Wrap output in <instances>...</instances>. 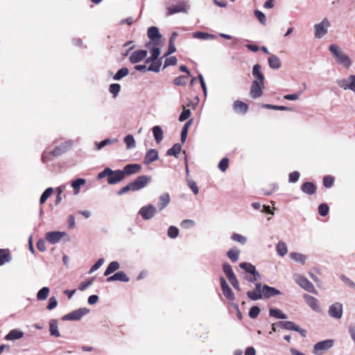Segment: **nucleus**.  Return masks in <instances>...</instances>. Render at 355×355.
I'll return each instance as SVG.
<instances>
[{
    "instance_id": "7ed1b4c3",
    "label": "nucleus",
    "mask_w": 355,
    "mask_h": 355,
    "mask_svg": "<svg viewBox=\"0 0 355 355\" xmlns=\"http://www.w3.org/2000/svg\"><path fill=\"white\" fill-rule=\"evenodd\" d=\"M293 279L295 282L305 291L314 294L317 293V291L313 284L304 276L295 274Z\"/></svg>"
},
{
    "instance_id": "f3484780",
    "label": "nucleus",
    "mask_w": 355,
    "mask_h": 355,
    "mask_svg": "<svg viewBox=\"0 0 355 355\" xmlns=\"http://www.w3.org/2000/svg\"><path fill=\"white\" fill-rule=\"evenodd\" d=\"M264 88L263 84H259L257 82H252L250 86V95L254 98H258L263 94V89Z\"/></svg>"
},
{
    "instance_id": "39448f33",
    "label": "nucleus",
    "mask_w": 355,
    "mask_h": 355,
    "mask_svg": "<svg viewBox=\"0 0 355 355\" xmlns=\"http://www.w3.org/2000/svg\"><path fill=\"white\" fill-rule=\"evenodd\" d=\"M334 345L333 339H327L318 342L314 345L313 353L315 355H322L324 352L331 348Z\"/></svg>"
},
{
    "instance_id": "9d476101",
    "label": "nucleus",
    "mask_w": 355,
    "mask_h": 355,
    "mask_svg": "<svg viewBox=\"0 0 355 355\" xmlns=\"http://www.w3.org/2000/svg\"><path fill=\"white\" fill-rule=\"evenodd\" d=\"M148 37L150 40V42L147 44V46L150 47L152 44L155 46H158L159 39L161 38L162 35L157 27L150 26L148 29Z\"/></svg>"
},
{
    "instance_id": "ea45409f",
    "label": "nucleus",
    "mask_w": 355,
    "mask_h": 355,
    "mask_svg": "<svg viewBox=\"0 0 355 355\" xmlns=\"http://www.w3.org/2000/svg\"><path fill=\"white\" fill-rule=\"evenodd\" d=\"M117 141H118L117 139H106L99 143L95 142L96 149L97 150H100L105 146L114 144V143L117 142Z\"/></svg>"
},
{
    "instance_id": "4d7b16f0",
    "label": "nucleus",
    "mask_w": 355,
    "mask_h": 355,
    "mask_svg": "<svg viewBox=\"0 0 355 355\" xmlns=\"http://www.w3.org/2000/svg\"><path fill=\"white\" fill-rule=\"evenodd\" d=\"M191 116V111L189 109H187L184 106L183 107L182 112L179 116V121L182 122L187 120Z\"/></svg>"
},
{
    "instance_id": "603ef678",
    "label": "nucleus",
    "mask_w": 355,
    "mask_h": 355,
    "mask_svg": "<svg viewBox=\"0 0 355 355\" xmlns=\"http://www.w3.org/2000/svg\"><path fill=\"white\" fill-rule=\"evenodd\" d=\"M167 234L171 239H176L179 235V230L177 227L171 225L168 228Z\"/></svg>"
},
{
    "instance_id": "4c0bfd02",
    "label": "nucleus",
    "mask_w": 355,
    "mask_h": 355,
    "mask_svg": "<svg viewBox=\"0 0 355 355\" xmlns=\"http://www.w3.org/2000/svg\"><path fill=\"white\" fill-rule=\"evenodd\" d=\"M192 123H193V119H189L184 123V125L182 128V132H181L182 143L185 142L187 137L188 130L189 129V127L191 125Z\"/></svg>"
},
{
    "instance_id": "13d9d810",
    "label": "nucleus",
    "mask_w": 355,
    "mask_h": 355,
    "mask_svg": "<svg viewBox=\"0 0 355 355\" xmlns=\"http://www.w3.org/2000/svg\"><path fill=\"white\" fill-rule=\"evenodd\" d=\"M228 166H229V159L227 158H223L219 164H218V168L222 171V172H225L226 171V170L228 168Z\"/></svg>"
},
{
    "instance_id": "bb28decb",
    "label": "nucleus",
    "mask_w": 355,
    "mask_h": 355,
    "mask_svg": "<svg viewBox=\"0 0 355 355\" xmlns=\"http://www.w3.org/2000/svg\"><path fill=\"white\" fill-rule=\"evenodd\" d=\"M268 65L271 69H278L282 66L280 59L275 54H270L268 59Z\"/></svg>"
},
{
    "instance_id": "f03ea898",
    "label": "nucleus",
    "mask_w": 355,
    "mask_h": 355,
    "mask_svg": "<svg viewBox=\"0 0 355 355\" xmlns=\"http://www.w3.org/2000/svg\"><path fill=\"white\" fill-rule=\"evenodd\" d=\"M331 24L329 19L325 17L320 23L315 24L313 26L314 36L317 39L323 37L328 33Z\"/></svg>"
},
{
    "instance_id": "0e129e2a",
    "label": "nucleus",
    "mask_w": 355,
    "mask_h": 355,
    "mask_svg": "<svg viewBox=\"0 0 355 355\" xmlns=\"http://www.w3.org/2000/svg\"><path fill=\"white\" fill-rule=\"evenodd\" d=\"M260 313V309L257 306H252L249 311V316L251 318H256Z\"/></svg>"
},
{
    "instance_id": "2f4dec72",
    "label": "nucleus",
    "mask_w": 355,
    "mask_h": 355,
    "mask_svg": "<svg viewBox=\"0 0 355 355\" xmlns=\"http://www.w3.org/2000/svg\"><path fill=\"white\" fill-rule=\"evenodd\" d=\"M193 37L202 40H215L216 38V35L213 34L204 33L201 31H196L193 33Z\"/></svg>"
},
{
    "instance_id": "20e7f679",
    "label": "nucleus",
    "mask_w": 355,
    "mask_h": 355,
    "mask_svg": "<svg viewBox=\"0 0 355 355\" xmlns=\"http://www.w3.org/2000/svg\"><path fill=\"white\" fill-rule=\"evenodd\" d=\"M89 310L87 308L83 307L71 311V313L62 316L63 321H75L80 320L84 315L89 313Z\"/></svg>"
},
{
    "instance_id": "4be33fe9",
    "label": "nucleus",
    "mask_w": 355,
    "mask_h": 355,
    "mask_svg": "<svg viewBox=\"0 0 355 355\" xmlns=\"http://www.w3.org/2000/svg\"><path fill=\"white\" fill-rule=\"evenodd\" d=\"M159 158L158 151L156 149L148 150L144 157V164H149L150 163L157 160Z\"/></svg>"
},
{
    "instance_id": "864d4df0",
    "label": "nucleus",
    "mask_w": 355,
    "mask_h": 355,
    "mask_svg": "<svg viewBox=\"0 0 355 355\" xmlns=\"http://www.w3.org/2000/svg\"><path fill=\"white\" fill-rule=\"evenodd\" d=\"M263 107L267 109H272L275 110H282V111H291L292 108L286 106H279V105H273L270 104H264L263 105Z\"/></svg>"
},
{
    "instance_id": "a211bd4d",
    "label": "nucleus",
    "mask_w": 355,
    "mask_h": 355,
    "mask_svg": "<svg viewBox=\"0 0 355 355\" xmlns=\"http://www.w3.org/2000/svg\"><path fill=\"white\" fill-rule=\"evenodd\" d=\"M123 178L124 173H122L121 171H112L111 169V173L107 178V183L110 184H114L121 182Z\"/></svg>"
},
{
    "instance_id": "6ab92c4d",
    "label": "nucleus",
    "mask_w": 355,
    "mask_h": 355,
    "mask_svg": "<svg viewBox=\"0 0 355 355\" xmlns=\"http://www.w3.org/2000/svg\"><path fill=\"white\" fill-rule=\"evenodd\" d=\"M73 145V141L71 140L65 141L60 145L56 146L54 150L51 152L53 156H59L64 153L69 148Z\"/></svg>"
},
{
    "instance_id": "9b49d317",
    "label": "nucleus",
    "mask_w": 355,
    "mask_h": 355,
    "mask_svg": "<svg viewBox=\"0 0 355 355\" xmlns=\"http://www.w3.org/2000/svg\"><path fill=\"white\" fill-rule=\"evenodd\" d=\"M303 298L305 300L306 304L315 312L321 313L322 307L319 300L308 294H304Z\"/></svg>"
},
{
    "instance_id": "c9c22d12",
    "label": "nucleus",
    "mask_w": 355,
    "mask_h": 355,
    "mask_svg": "<svg viewBox=\"0 0 355 355\" xmlns=\"http://www.w3.org/2000/svg\"><path fill=\"white\" fill-rule=\"evenodd\" d=\"M119 268H120V263L118 261H112L109 263L108 266L107 267V268L104 272V275L108 276L110 274H112V273L114 272L115 271H116L117 270H119Z\"/></svg>"
},
{
    "instance_id": "ddd939ff",
    "label": "nucleus",
    "mask_w": 355,
    "mask_h": 355,
    "mask_svg": "<svg viewBox=\"0 0 355 355\" xmlns=\"http://www.w3.org/2000/svg\"><path fill=\"white\" fill-rule=\"evenodd\" d=\"M151 180V178L147 175H141L132 182V191H139L144 188Z\"/></svg>"
},
{
    "instance_id": "5701e85b",
    "label": "nucleus",
    "mask_w": 355,
    "mask_h": 355,
    "mask_svg": "<svg viewBox=\"0 0 355 355\" xmlns=\"http://www.w3.org/2000/svg\"><path fill=\"white\" fill-rule=\"evenodd\" d=\"M262 293L263 298H269L274 295H280L281 292L274 287H271L268 285H263V290L262 291Z\"/></svg>"
},
{
    "instance_id": "e2e57ef3",
    "label": "nucleus",
    "mask_w": 355,
    "mask_h": 355,
    "mask_svg": "<svg viewBox=\"0 0 355 355\" xmlns=\"http://www.w3.org/2000/svg\"><path fill=\"white\" fill-rule=\"evenodd\" d=\"M148 48L150 49V51L151 59L153 58L154 60H157L160 55L159 48L155 45V46H153L152 48H150V47H148Z\"/></svg>"
},
{
    "instance_id": "393cba45",
    "label": "nucleus",
    "mask_w": 355,
    "mask_h": 355,
    "mask_svg": "<svg viewBox=\"0 0 355 355\" xmlns=\"http://www.w3.org/2000/svg\"><path fill=\"white\" fill-rule=\"evenodd\" d=\"M86 183L83 178H78L71 182V186L73 188V193L77 196L80 192L81 187Z\"/></svg>"
},
{
    "instance_id": "338daca9",
    "label": "nucleus",
    "mask_w": 355,
    "mask_h": 355,
    "mask_svg": "<svg viewBox=\"0 0 355 355\" xmlns=\"http://www.w3.org/2000/svg\"><path fill=\"white\" fill-rule=\"evenodd\" d=\"M318 212L322 216H325L329 212V207L326 204H321L318 207Z\"/></svg>"
},
{
    "instance_id": "f257e3e1",
    "label": "nucleus",
    "mask_w": 355,
    "mask_h": 355,
    "mask_svg": "<svg viewBox=\"0 0 355 355\" xmlns=\"http://www.w3.org/2000/svg\"><path fill=\"white\" fill-rule=\"evenodd\" d=\"M329 51L333 54L338 64L343 65L347 69L351 67L352 60L350 58L346 53H345L338 45H330Z\"/></svg>"
},
{
    "instance_id": "052dcab7",
    "label": "nucleus",
    "mask_w": 355,
    "mask_h": 355,
    "mask_svg": "<svg viewBox=\"0 0 355 355\" xmlns=\"http://www.w3.org/2000/svg\"><path fill=\"white\" fill-rule=\"evenodd\" d=\"M254 15L256 16V17L257 18V19L261 24H263V25L266 24V17L263 12L257 10L254 11Z\"/></svg>"
},
{
    "instance_id": "37998d69",
    "label": "nucleus",
    "mask_w": 355,
    "mask_h": 355,
    "mask_svg": "<svg viewBox=\"0 0 355 355\" xmlns=\"http://www.w3.org/2000/svg\"><path fill=\"white\" fill-rule=\"evenodd\" d=\"M223 270L228 280H230L232 278L236 277L230 263H224L223 265Z\"/></svg>"
},
{
    "instance_id": "680f3d73",
    "label": "nucleus",
    "mask_w": 355,
    "mask_h": 355,
    "mask_svg": "<svg viewBox=\"0 0 355 355\" xmlns=\"http://www.w3.org/2000/svg\"><path fill=\"white\" fill-rule=\"evenodd\" d=\"M334 178L332 176L327 175L323 178V184L326 188H330L333 186Z\"/></svg>"
},
{
    "instance_id": "c03bdc74",
    "label": "nucleus",
    "mask_w": 355,
    "mask_h": 355,
    "mask_svg": "<svg viewBox=\"0 0 355 355\" xmlns=\"http://www.w3.org/2000/svg\"><path fill=\"white\" fill-rule=\"evenodd\" d=\"M50 293V289L49 287H43L41 288L37 293V299L38 300H45Z\"/></svg>"
},
{
    "instance_id": "0eeeda50",
    "label": "nucleus",
    "mask_w": 355,
    "mask_h": 355,
    "mask_svg": "<svg viewBox=\"0 0 355 355\" xmlns=\"http://www.w3.org/2000/svg\"><path fill=\"white\" fill-rule=\"evenodd\" d=\"M157 208L152 204L143 206L139 211V214L145 220L152 219L157 214Z\"/></svg>"
},
{
    "instance_id": "f704fd0d",
    "label": "nucleus",
    "mask_w": 355,
    "mask_h": 355,
    "mask_svg": "<svg viewBox=\"0 0 355 355\" xmlns=\"http://www.w3.org/2000/svg\"><path fill=\"white\" fill-rule=\"evenodd\" d=\"M152 131L156 142L157 144L160 143L164 137V133L162 128L159 125H155L153 127Z\"/></svg>"
},
{
    "instance_id": "423d86ee",
    "label": "nucleus",
    "mask_w": 355,
    "mask_h": 355,
    "mask_svg": "<svg viewBox=\"0 0 355 355\" xmlns=\"http://www.w3.org/2000/svg\"><path fill=\"white\" fill-rule=\"evenodd\" d=\"M190 6L184 1L179 2L176 5L167 7L166 15H172L179 12L187 13Z\"/></svg>"
},
{
    "instance_id": "cd10ccee",
    "label": "nucleus",
    "mask_w": 355,
    "mask_h": 355,
    "mask_svg": "<svg viewBox=\"0 0 355 355\" xmlns=\"http://www.w3.org/2000/svg\"><path fill=\"white\" fill-rule=\"evenodd\" d=\"M24 336V332L19 329H15L11 330L5 337L7 340H18Z\"/></svg>"
},
{
    "instance_id": "69168bd1",
    "label": "nucleus",
    "mask_w": 355,
    "mask_h": 355,
    "mask_svg": "<svg viewBox=\"0 0 355 355\" xmlns=\"http://www.w3.org/2000/svg\"><path fill=\"white\" fill-rule=\"evenodd\" d=\"M104 263V259L100 258L96 263H94L90 268L89 273L91 274L98 270Z\"/></svg>"
},
{
    "instance_id": "dca6fc26",
    "label": "nucleus",
    "mask_w": 355,
    "mask_h": 355,
    "mask_svg": "<svg viewBox=\"0 0 355 355\" xmlns=\"http://www.w3.org/2000/svg\"><path fill=\"white\" fill-rule=\"evenodd\" d=\"M67 234L64 232L53 231L46 234L45 239L51 244H55L58 243L61 239L66 236Z\"/></svg>"
},
{
    "instance_id": "c85d7f7f",
    "label": "nucleus",
    "mask_w": 355,
    "mask_h": 355,
    "mask_svg": "<svg viewBox=\"0 0 355 355\" xmlns=\"http://www.w3.org/2000/svg\"><path fill=\"white\" fill-rule=\"evenodd\" d=\"M49 332L51 336L58 338L60 334L58 329V321L55 319H51L49 321Z\"/></svg>"
},
{
    "instance_id": "a878e982",
    "label": "nucleus",
    "mask_w": 355,
    "mask_h": 355,
    "mask_svg": "<svg viewBox=\"0 0 355 355\" xmlns=\"http://www.w3.org/2000/svg\"><path fill=\"white\" fill-rule=\"evenodd\" d=\"M233 108L236 113L241 114H245L248 110V105L239 100L234 101Z\"/></svg>"
},
{
    "instance_id": "09e8293b",
    "label": "nucleus",
    "mask_w": 355,
    "mask_h": 355,
    "mask_svg": "<svg viewBox=\"0 0 355 355\" xmlns=\"http://www.w3.org/2000/svg\"><path fill=\"white\" fill-rule=\"evenodd\" d=\"M53 192V189L52 187L47 188L42 194L40 199V203L41 205L44 204L46 200L52 195Z\"/></svg>"
},
{
    "instance_id": "4468645a",
    "label": "nucleus",
    "mask_w": 355,
    "mask_h": 355,
    "mask_svg": "<svg viewBox=\"0 0 355 355\" xmlns=\"http://www.w3.org/2000/svg\"><path fill=\"white\" fill-rule=\"evenodd\" d=\"M263 290V285L260 282L255 284L254 290L248 291L247 296L252 300L257 301L263 298L262 291Z\"/></svg>"
},
{
    "instance_id": "e433bc0d",
    "label": "nucleus",
    "mask_w": 355,
    "mask_h": 355,
    "mask_svg": "<svg viewBox=\"0 0 355 355\" xmlns=\"http://www.w3.org/2000/svg\"><path fill=\"white\" fill-rule=\"evenodd\" d=\"M240 250L236 248H232L227 252V256L232 262H236L239 260Z\"/></svg>"
},
{
    "instance_id": "3c124183",
    "label": "nucleus",
    "mask_w": 355,
    "mask_h": 355,
    "mask_svg": "<svg viewBox=\"0 0 355 355\" xmlns=\"http://www.w3.org/2000/svg\"><path fill=\"white\" fill-rule=\"evenodd\" d=\"M109 91L112 94L113 97L116 98L121 91V86L118 83H112L109 87Z\"/></svg>"
},
{
    "instance_id": "de8ad7c7",
    "label": "nucleus",
    "mask_w": 355,
    "mask_h": 355,
    "mask_svg": "<svg viewBox=\"0 0 355 355\" xmlns=\"http://www.w3.org/2000/svg\"><path fill=\"white\" fill-rule=\"evenodd\" d=\"M129 73V70L128 68L123 67L119 69L116 74L114 76L113 79L114 80H120L123 78L128 76Z\"/></svg>"
},
{
    "instance_id": "b1692460",
    "label": "nucleus",
    "mask_w": 355,
    "mask_h": 355,
    "mask_svg": "<svg viewBox=\"0 0 355 355\" xmlns=\"http://www.w3.org/2000/svg\"><path fill=\"white\" fill-rule=\"evenodd\" d=\"M141 169V165L138 164H131L126 165L121 171L124 173V175H132L139 172Z\"/></svg>"
},
{
    "instance_id": "a19ab883",
    "label": "nucleus",
    "mask_w": 355,
    "mask_h": 355,
    "mask_svg": "<svg viewBox=\"0 0 355 355\" xmlns=\"http://www.w3.org/2000/svg\"><path fill=\"white\" fill-rule=\"evenodd\" d=\"M181 150H182V147H181L180 144H175L173 146L172 148H169L167 150L166 154L168 156H174V157H177L178 156V155L180 153Z\"/></svg>"
},
{
    "instance_id": "2eb2a0df",
    "label": "nucleus",
    "mask_w": 355,
    "mask_h": 355,
    "mask_svg": "<svg viewBox=\"0 0 355 355\" xmlns=\"http://www.w3.org/2000/svg\"><path fill=\"white\" fill-rule=\"evenodd\" d=\"M220 286L223 294L225 298L229 301H234L235 300V295L232 288L229 286L225 279L223 277L220 278Z\"/></svg>"
},
{
    "instance_id": "6e6d98bb",
    "label": "nucleus",
    "mask_w": 355,
    "mask_h": 355,
    "mask_svg": "<svg viewBox=\"0 0 355 355\" xmlns=\"http://www.w3.org/2000/svg\"><path fill=\"white\" fill-rule=\"evenodd\" d=\"M187 182L189 187L191 189L193 193L195 195L198 194L199 189H198V187L196 183L195 182V181H193V180H191L189 178H187Z\"/></svg>"
},
{
    "instance_id": "6e6552de",
    "label": "nucleus",
    "mask_w": 355,
    "mask_h": 355,
    "mask_svg": "<svg viewBox=\"0 0 355 355\" xmlns=\"http://www.w3.org/2000/svg\"><path fill=\"white\" fill-rule=\"evenodd\" d=\"M329 315L336 320H340L343 315V305L342 303L336 302L333 303L328 309Z\"/></svg>"
},
{
    "instance_id": "aec40b11",
    "label": "nucleus",
    "mask_w": 355,
    "mask_h": 355,
    "mask_svg": "<svg viewBox=\"0 0 355 355\" xmlns=\"http://www.w3.org/2000/svg\"><path fill=\"white\" fill-rule=\"evenodd\" d=\"M261 67L259 64H254L252 67V73L254 77V80L252 82H257L259 84L264 85V76L261 71Z\"/></svg>"
},
{
    "instance_id": "774afa93",
    "label": "nucleus",
    "mask_w": 355,
    "mask_h": 355,
    "mask_svg": "<svg viewBox=\"0 0 355 355\" xmlns=\"http://www.w3.org/2000/svg\"><path fill=\"white\" fill-rule=\"evenodd\" d=\"M161 63L159 62H154L148 67V71L159 72L160 69Z\"/></svg>"
},
{
    "instance_id": "bf43d9fd",
    "label": "nucleus",
    "mask_w": 355,
    "mask_h": 355,
    "mask_svg": "<svg viewBox=\"0 0 355 355\" xmlns=\"http://www.w3.org/2000/svg\"><path fill=\"white\" fill-rule=\"evenodd\" d=\"M196 225V223L194 220H191V219H185V220H183L181 223H180V225L182 228H184V229H189V228H191L193 227L194 225Z\"/></svg>"
},
{
    "instance_id": "79ce46f5",
    "label": "nucleus",
    "mask_w": 355,
    "mask_h": 355,
    "mask_svg": "<svg viewBox=\"0 0 355 355\" xmlns=\"http://www.w3.org/2000/svg\"><path fill=\"white\" fill-rule=\"evenodd\" d=\"M124 142L126 145L127 149H132L136 146V141L132 135H128L124 137Z\"/></svg>"
},
{
    "instance_id": "58836bf2",
    "label": "nucleus",
    "mask_w": 355,
    "mask_h": 355,
    "mask_svg": "<svg viewBox=\"0 0 355 355\" xmlns=\"http://www.w3.org/2000/svg\"><path fill=\"white\" fill-rule=\"evenodd\" d=\"M269 315L277 319H286L287 315L278 309H270Z\"/></svg>"
},
{
    "instance_id": "49530a36",
    "label": "nucleus",
    "mask_w": 355,
    "mask_h": 355,
    "mask_svg": "<svg viewBox=\"0 0 355 355\" xmlns=\"http://www.w3.org/2000/svg\"><path fill=\"white\" fill-rule=\"evenodd\" d=\"M231 239L235 242H237L241 245H245L247 243V238L238 233H233L231 236Z\"/></svg>"
},
{
    "instance_id": "7c9ffc66",
    "label": "nucleus",
    "mask_w": 355,
    "mask_h": 355,
    "mask_svg": "<svg viewBox=\"0 0 355 355\" xmlns=\"http://www.w3.org/2000/svg\"><path fill=\"white\" fill-rule=\"evenodd\" d=\"M170 202V196L168 193H165L161 195L159 198L158 208L160 211L165 209Z\"/></svg>"
},
{
    "instance_id": "473e14b6",
    "label": "nucleus",
    "mask_w": 355,
    "mask_h": 355,
    "mask_svg": "<svg viewBox=\"0 0 355 355\" xmlns=\"http://www.w3.org/2000/svg\"><path fill=\"white\" fill-rule=\"evenodd\" d=\"M11 260V255L8 250L0 249V266L10 262Z\"/></svg>"
},
{
    "instance_id": "8fccbe9b",
    "label": "nucleus",
    "mask_w": 355,
    "mask_h": 355,
    "mask_svg": "<svg viewBox=\"0 0 355 355\" xmlns=\"http://www.w3.org/2000/svg\"><path fill=\"white\" fill-rule=\"evenodd\" d=\"M240 268L245 270L247 272L252 275L253 272H254V270H256V268L254 266L250 263L247 262H243L241 263L239 265Z\"/></svg>"
},
{
    "instance_id": "c756f323",
    "label": "nucleus",
    "mask_w": 355,
    "mask_h": 355,
    "mask_svg": "<svg viewBox=\"0 0 355 355\" xmlns=\"http://www.w3.org/2000/svg\"><path fill=\"white\" fill-rule=\"evenodd\" d=\"M289 256L292 260L302 265L305 264L307 260V257L305 254L300 252H291Z\"/></svg>"
},
{
    "instance_id": "72a5a7b5",
    "label": "nucleus",
    "mask_w": 355,
    "mask_h": 355,
    "mask_svg": "<svg viewBox=\"0 0 355 355\" xmlns=\"http://www.w3.org/2000/svg\"><path fill=\"white\" fill-rule=\"evenodd\" d=\"M301 189L308 195H313L315 192L316 187L312 182H307L302 185Z\"/></svg>"
},
{
    "instance_id": "1a4fd4ad",
    "label": "nucleus",
    "mask_w": 355,
    "mask_h": 355,
    "mask_svg": "<svg viewBox=\"0 0 355 355\" xmlns=\"http://www.w3.org/2000/svg\"><path fill=\"white\" fill-rule=\"evenodd\" d=\"M336 83L340 88L355 92V75H350L346 78L337 80Z\"/></svg>"
},
{
    "instance_id": "f8f14e48",
    "label": "nucleus",
    "mask_w": 355,
    "mask_h": 355,
    "mask_svg": "<svg viewBox=\"0 0 355 355\" xmlns=\"http://www.w3.org/2000/svg\"><path fill=\"white\" fill-rule=\"evenodd\" d=\"M279 327L286 330H292L299 332L302 337L306 335V330L301 329L298 325L295 324L292 321H280L278 322Z\"/></svg>"
},
{
    "instance_id": "412c9836",
    "label": "nucleus",
    "mask_w": 355,
    "mask_h": 355,
    "mask_svg": "<svg viewBox=\"0 0 355 355\" xmlns=\"http://www.w3.org/2000/svg\"><path fill=\"white\" fill-rule=\"evenodd\" d=\"M146 50H137L132 52L130 56V61L132 63H137L143 60L147 56Z\"/></svg>"
},
{
    "instance_id": "a18cd8bd",
    "label": "nucleus",
    "mask_w": 355,
    "mask_h": 355,
    "mask_svg": "<svg viewBox=\"0 0 355 355\" xmlns=\"http://www.w3.org/2000/svg\"><path fill=\"white\" fill-rule=\"evenodd\" d=\"M276 250L280 257H284L288 252L287 245L284 242H279L276 246Z\"/></svg>"
},
{
    "instance_id": "5fc2aeb1",
    "label": "nucleus",
    "mask_w": 355,
    "mask_h": 355,
    "mask_svg": "<svg viewBox=\"0 0 355 355\" xmlns=\"http://www.w3.org/2000/svg\"><path fill=\"white\" fill-rule=\"evenodd\" d=\"M115 277L116 281H120L122 282H128L130 281L128 276L123 271L116 272Z\"/></svg>"
}]
</instances>
